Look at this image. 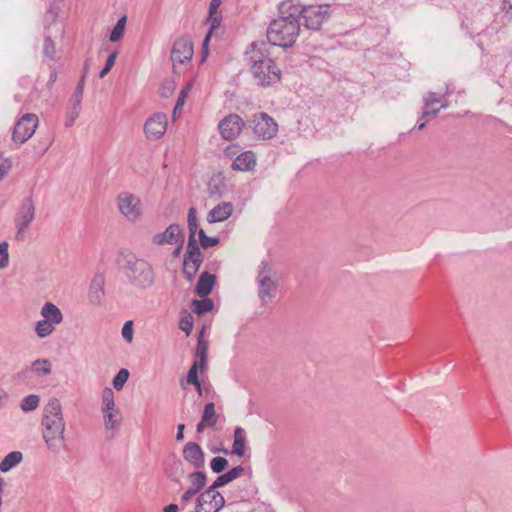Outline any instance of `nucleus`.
Segmentation results:
<instances>
[{
    "instance_id": "1",
    "label": "nucleus",
    "mask_w": 512,
    "mask_h": 512,
    "mask_svg": "<svg viewBox=\"0 0 512 512\" xmlns=\"http://www.w3.org/2000/svg\"><path fill=\"white\" fill-rule=\"evenodd\" d=\"M42 438L48 450L59 453L65 448L66 422L61 404L57 399H51L43 409L41 420Z\"/></svg>"
},
{
    "instance_id": "2",
    "label": "nucleus",
    "mask_w": 512,
    "mask_h": 512,
    "mask_svg": "<svg viewBox=\"0 0 512 512\" xmlns=\"http://www.w3.org/2000/svg\"><path fill=\"white\" fill-rule=\"evenodd\" d=\"M121 271L127 283L137 290H147L155 282L151 263L131 252L124 255Z\"/></svg>"
},
{
    "instance_id": "3",
    "label": "nucleus",
    "mask_w": 512,
    "mask_h": 512,
    "mask_svg": "<svg viewBox=\"0 0 512 512\" xmlns=\"http://www.w3.org/2000/svg\"><path fill=\"white\" fill-rule=\"evenodd\" d=\"M299 32V20L295 16H290L289 12H285L270 23L267 29V39L272 45L290 47L295 43Z\"/></svg>"
},
{
    "instance_id": "4",
    "label": "nucleus",
    "mask_w": 512,
    "mask_h": 512,
    "mask_svg": "<svg viewBox=\"0 0 512 512\" xmlns=\"http://www.w3.org/2000/svg\"><path fill=\"white\" fill-rule=\"evenodd\" d=\"M279 9L281 14L289 12L290 16H295L296 19L302 16L305 27L311 30H318L330 16L328 4L301 6L292 0H286L280 4Z\"/></svg>"
},
{
    "instance_id": "5",
    "label": "nucleus",
    "mask_w": 512,
    "mask_h": 512,
    "mask_svg": "<svg viewBox=\"0 0 512 512\" xmlns=\"http://www.w3.org/2000/svg\"><path fill=\"white\" fill-rule=\"evenodd\" d=\"M251 53L250 70L257 85L267 87L278 83L281 79V70L275 62L263 56L261 51H257L255 43L251 44Z\"/></svg>"
},
{
    "instance_id": "6",
    "label": "nucleus",
    "mask_w": 512,
    "mask_h": 512,
    "mask_svg": "<svg viewBox=\"0 0 512 512\" xmlns=\"http://www.w3.org/2000/svg\"><path fill=\"white\" fill-rule=\"evenodd\" d=\"M101 411L106 435L111 439L115 436L123 421L122 413L115 405L114 393L111 388H105L103 391Z\"/></svg>"
},
{
    "instance_id": "7",
    "label": "nucleus",
    "mask_w": 512,
    "mask_h": 512,
    "mask_svg": "<svg viewBox=\"0 0 512 512\" xmlns=\"http://www.w3.org/2000/svg\"><path fill=\"white\" fill-rule=\"evenodd\" d=\"M116 203L121 215L129 222H137L142 218V201L135 194L128 191H122L118 194Z\"/></svg>"
},
{
    "instance_id": "8",
    "label": "nucleus",
    "mask_w": 512,
    "mask_h": 512,
    "mask_svg": "<svg viewBox=\"0 0 512 512\" xmlns=\"http://www.w3.org/2000/svg\"><path fill=\"white\" fill-rule=\"evenodd\" d=\"M248 123L254 136L258 139L270 140L277 135V122L265 112L253 114Z\"/></svg>"
},
{
    "instance_id": "9",
    "label": "nucleus",
    "mask_w": 512,
    "mask_h": 512,
    "mask_svg": "<svg viewBox=\"0 0 512 512\" xmlns=\"http://www.w3.org/2000/svg\"><path fill=\"white\" fill-rule=\"evenodd\" d=\"M36 216L35 205L31 197H26L22 200L17 213L14 217L15 227L17 229L16 239L23 240L25 231L30 224L34 221Z\"/></svg>"
},
{
    "instance_id": "10",
    "label": "nucleus",
    "mask_w": 512,
    "mask_h": 512,
    "mask_svg": "<svg viewBox=\"0 0 512 512\" xmlns=\"http://www.w3.org/2000/svg\"><path fill=\"white\" fill-rule=\"evenodd\" d=\"M258 296L262 305H268L276 295L277 282L273 272L267 265L259 270L257 275Z\"/></svg>"
},
{
    "instance_id": "11",
    "label": "nucleus",
    "mask_w": 512,
    "mask_h": 512,
    "mask_svg": "<svg viewBox=\"0 0 512 512\" xmlns=\"http://www.w3.org/2000/svg\"><path fill=\"white\" fill-rule=\"evenodd\" d=\"M39 124L36 114L27 113L23 115L14 125L12 139L15 143L23 144L35 133Z\"/></svg>"
},
{
    "instance_id": "12",
    "label": "nucleus",
    "mask_w": 512,
    "mask_h": 512,
    "mask_svg": "<svg viewBox=\"0 0 512 512\" xmlns=\"http://www.w3.org/2000/svg\"><path fill=\"white\" fill-rule=\"evenodd\" d=\"M225 505V499L221 493L209 487L201 493L195 504L196 512H219Z\"/></svg>"
},
{
    "instance_id": "13",
    "label": "nucleus",
    "mask_w": 512,
    "mask_h": 512,
    "mask_svg": "<svg viewBox=\"0 0 512 512\" xmlns=\"http://www.w3.org/2000/svg\"><path fill=\"white\" fill-rule=\"evenodd\" d=\"M245 126L243 119L235 113L225 116L218 124L220 135L223 139L235 140Z\"/></svg>"
},
{
    "instance_id": "14",
    "label": "nucleus",
    "mask_w": 512,
    "mask_h": 512,
    "mask_svg": "<svg viewBox=\"0 0 512 512\" xmlns=\"http://www.w3.org/2000/svg\"><path fill=\"white\" fill-rule=\"evenodd\" d=\"M193 44L188 37L177 39L172 47L171 61L174 69L191 61L193 57Z\"/></svg>"
},
{
    "instance_id": "15",
    "label": "nucleus",
    "mask_w": 512,
    "mask_h": 512,
    "mask_svg": "<svg viewBox=\"0 0 512 512\" xmlns=\"http://www.w3.org/2000/svg\"><path fill=\"white\" fill-rule=\"evenodd\" d=\"M167 116L164 113H155L144 124V133L149 140L160 139L167 130Z\"/></svg>"
},
{
    "instance_id": "16",
    "label": "nucleus",
    "mask_w": 512,
    "mask_h": 512,
    "mask_svg": "<svg viewBox=\"0 0 512 512\" xmlns=\"http://www.w3.org/2000/svg\"><path fill=\"white\" fill-rule=\"evenodd\" d=\"M182 455L184 460L195 469L205 466V454L199 444L187 442L183 446Z\"/></svg>"
},
{
    "instance_id": "17",
    "label": "nucleus",
    "mask_w": 512,
    "mask_h": 512,
    "mask_svg": "<svg viewBox=\"0 0 512 512\" xmlns=\"http://www.w3.org/2000/svg\"><path fill=\"white\" fill-rule=\"evenodd\" d=\"M152 243L155 245L183 243L182 228L178 224H171L164 232L155 234Z\"/></svg>"
},
{
    "instance_id": "18",
    "label": "nucleus",
    "mask_w": 512,
    "mask_h": 512,
    "mask_svg": "<svg viewBox=\"0 0 512 512\" xmlns=\"http://www.w3.org/2000/svg\"><path fill=\"white\" fill-rule=\"evenodd\" d=\"M257 159L253 151L247 150L238 154L233 162L232 169L241 172L253 171L256 167Z\"/></svg>"
},
{
    "instance_id": "19",
    "label": "nucleus",
    "mask_w": 512,
    "mask_h": 512,
    "mask_svg": "<svg viewBox=\"0 0 512 512\" xmlns=\"http://www.w3.org/2000/svg\"><path fill=\"white\" fill-rule=\"evenodd\" d=\"M222 0H211L209 5V16L207 21L210 23V28L203 40V48L207 47L210 37L215 29H217L222 21V16L218 12V8L221 5Z\"/></svg>"
},
{
    "instance_id": "20",
    "label": "nucleus",
    "mask_w": 512,
    "mask_h": 512,
    "mask_svg": "<svg viewBox=\"0 0 512 512\" xmlns=\"http://www.w3.org/2000/svg\"><path fill=\"white\" fill-rule=\"evenodd\" d=\"M233 212V205L230 202H223L218 204L207 215L209 223L222 222L228 219Z\"/></svg>"
},
{
    "instance_id": "21",
    "label": "nucleus",
    "mask_w": 512,
    "mask_h": 512,
    "mask_svg": "<svg viewBox=\"0 0 512 512\" xmlns=\"http://www.w3.org/2000/svg\"><path fill=\"white\" fill-rule=\"evenodd\" d=\"M40 314L42 318L53 325H59L63 322L64 316L61 310L52 302H46L41 310Z\"/></svg>"
},
{
    "instance_id": "22",
    "label": "nucleus",
    "mask_w": 512,
    "mask_h": 512,
    "mask_svg": "<svg viewBox=\"0 0 512 512\" xmlns=\"http://www.w3.org/2000/svg\"><path fill=\"white\" fill-rule=\"evenodd\" d=\"M104 297V278L96 275L90 284L88 298L93 305H99Z\"/></svg>"
},
{
    "instance_id": "23",
    "label": "nucleus",
    "mask_w": 512,
    "mask_h": 512,
    "mask_svg": "<svg viewBox=\"0 0 512 512\" xmlns=\"http://www.w3.org/2000/svg\"><path fill=\"white\" fill-rule=\"evenodd\" d=\"M247 450V436L242 427H236L233 435L232 454L243 457Z\"/></svg>"
},
{
    "instance_id": "24",
    "label": "nucleus",
    "mask_w": 512,
    "mask_h": 512,
    "mask_svg": "<svg viewBox=\"0 0 512 512\" xmlns=\"http://www.w3.org/2000/svg\"><path fill=\"white\" fill-rule=\"evenodd\" d=\"M218 416L215 412L213 403L205 405L201 421L197 425V432L201 433L206 427H214L216 425Z\"/></svg>"
},
{
    "instance_id": "25",
    "label": "nucleus",
    "mask_w": 512,
    "mask_h": 512,
    "mask_svg": "<svg viewBox=\"0 0 512 512\" xmlns=\"http://www.w3.org/2000/svg\"><path fill=\"white\" fill-rule=\"evenodd\" d=\"M215 279L216 277L208 272L202 273L195 287L196 294L200 297L208 296L213 289Z\"/></svg>"
},
{
    "instance_id": "26",
    "label": "nucleus",
    "mask_w": 512,
    "mask_h": 512,
    "mask_svg": "<svg viewBox=\"0 0 512 512\" xmlns=\"http://www.w3.org/2000/svg\"><path fill=\"white\" fill-rule=\"evenodd\" d=\"M244 472V468L242 466H237L229 470L227 473L220 475L216 478V480L213 482L211 487H214L215 490L218 488L225 486L232 482L233 480L237 479L242 475Z\"/></svg>"
},
{
    "instance_id": "27",
    "label": "nucleus",
    "mask_w": 512,
    "mask_h": 512,
    "mask_svg": "<svg viewBox=\"0 0 512 512\" xmlns=\"http://www.w3.org/2000/svg\"><path fill=\"white\" fill-rule=\"evenodd\" d=\"M204 327L202 328L200 335L198 337L197 341V348H196V356L199 359V365L202 368L207 360V354H208V343L206 340L203 339V333H204Z\"/></svg>"
},
{
    "instance_id": "28",
    "label": "nucleus",
    "mask_w": 512,
    "mask_h": 512,
    "mask_svg": "<svg viewBox=\"0 0 512 512\" xmlns=\"http://www.w3.org/2000/svg\"><path fill=\"white\" fill-rule=\"evenodd\" d=\"M202 298L201 300L195 299L191 303L192 309L197 315L210 312L214 307V303L210 298H207V296Z\"/></svg>"
},
{
    "instance_id": "29",
    "label": "nucleus",
    "mask_w": 512,
    "mask_h": 512,
    "mask_svg": "<svg viewBox=\"0 0 512 512\" xmlns=\"http://www.w3.org/2000/svg\"><path fill=\"white\" fill-rule=\"evenodd\" d=\"M188 481L190 483L189 488L199 492L206 485V474L201 471H195L189 474Z\"/></svg>"
},
{
    "instance_id": "30",
    "label": "nucleus",
    "mask_w": 512,
    "mask_h": 512,
    "mask_svg": "<svg viewBox=\"0 0 512 512\" xmlns=\"http://www.w3.org/2000/svg\"><path fill=\"white\" fill-rule=\"evenodd\" d=\"M22 460V453L14 451L6 455V457L0 462V470L3 472L9 471L12 467L20 463Z\"/></svg>"
},
{
    "instance_id": "31",
    "label": "nucleus",
    "mask_w": 512,
    "mask_h": 512,
    "mask_svg": "<svg viewBox=\"0 0 512 512\" xmlns=\"http://www.w3.org/2000/svg\"><path fill=\"white\" fill-rule=\"evenodd\" d=\"M185 258H189L190 260H195L200 263L203 262V255L201 253V250L199 246L197 245V242L192 237H189L188 244H187V251L184 256Z\"/></svg>"
},
{
    "instance_id": "32",
    "label": "nucleus",
    "mask_w": 512,
    "mask_h": 512,
    "mask_svg": "<svg viewBox=\"0 0 512 512\" xmlns=\"http://www.w3.org/2000/svg\"><path fill=\"white\" fill-rule=\"evenodd\" d=\"M55 331V325L42 319L35 324V333L39 338H46Z\"/></svg>"
},
{
    "instance_id": "33",
    "label": "nucleus",
    "mask_w": 512,
    "mask_h": 512,
    "mask_svg": "<svg viewBox=\"0 0 512 512\" xmlns=\"http://www.w3.org/2000/svg\"><path fill=\"white\" fill-rule=\"evenodd\" d=\"M202 263L190 260L189 258H185L183 260V273L185 277L191 281L193 280L194 276L196 275L197 271L199 270Z\"/></svg>"
},
{
    "instance_id": "34",
    "label": "nucleus",
    "mask_w": 512,
    "mask_h": 512,
    "mask_svg": "<svg viewBox=\"0 0 512 512\" xmlns=\"http://www.w3.org/2000/svg\"><path fill=\"white\" fill-rule=\"evenodd\" d=\"M127 17L126 15L122 16L118 19L116 25L111 31L109 40L111 42H117L120 39H122L124 32H125V26H126Z\"/></svg>"
},
{
    "instance_id": "35",
    "label": "nucleus",
    "mask_w": 512,
    "mask_h": 512,
    "mask_svg": "<svg viewBox=\"0 0 512 512\" xmlns=\"http://www.w3.org/2000/svg\"><path fill=\"white\" fill-rule=\"evenodd\" d=\"M40 397L32 394L24 397L21 401L20 407L23 412L34 411L39 407Z\"/></svg>"
},
{
    "instance_id": "36",
    "label": "nucleus",
    "mask_w": 512,
    "mask_h": 512,
    "mask_svg": "<svg viewBox=\"0 0 512 512\" xmlns=\"http://www.w3.org/2000/svg\"><path fill=\"white\" fill-rule=\"evenodd\" d=\"M81 111V105L69 102V107L66 112L65 126L71 127L76 119L79 117Z\"/></svg>"
},
{
    "instance_id": "37",
    "label": "nucleus",
    "mask_w": 512,
    "mask_h": 512,
    "mask_svg": "<svg viewBox=\"0 0 512 512\" xmlns=\"http://www.w3.org/2000/svg\"><path fill=\"white\" fill-rule=\"evenodd\" d=\"M31 371L37 374H49L51 372V363L46 359L35 360L31 365Z\"/></svg>"
},
{
    "instance_id": "38",
    "label": "nucleus",
    "mask_w": 512,
    "mask_h": 512,
    "mask_svg": "<svg viewBox=\"0 0 512 512\" xmlns=\"http://www.w3.org/2000/svg\"><path fill=\"white\" fill-rule=\"evenodd\" d=\"M86 73H87V71L85 70L84 74L80 78V80H79V82H78V84H77V86L75 88V91H74L73 95L71 96V99H70L71 103H75L76 105H78V104L81 105L82 97H83V91H84V85H85Z\"/></svg>"
},
{
    "instance_id": "39",
    "label": "nucleus",
    "mask_w": 512,
    "mask_h": 512,
    "mask_svg": "<svg viewBox=\"0 0 512 512\" xmlns=\"http://www.w3.org/2000/svg\"><path fill=\"white\" fill-rule=\"evenodd\" d=\"M198 236H199V240H200V245L204 249L215 246L220 241L218 237L207 236L203 229H199Z\"/></svg>"
},
{
    "instance_id": "40",
    "label": "nucleus",
    "mask_w": 512,
    "mask_h": 512,
    "mask_svg": "<svg viewBox=\"0 0 512 512\" xmlns=\"http://www.w3.org/2000/svg\"><path fill=\"white\" fill-rule=\"evenodd\" d=\"M188 228L190 235L189 237H192L195 239V234L198 233V223L196 218V209L191 207L188 211Z\"/></svg>"
},
{
    "instance_id": "41",
    "label": "nucleus",
    "mask_w": 512,
    "mask_h": 512,
    "mask_svg": "<svg viewBox=\"0 0 512 512\" xmlns=\"http://www.w3.org/2000/svg\"><path fill=\"white\" fill-rule=\"evenodd\" d=\"M9 243L7 241L0 242V270L5 269L9 265Z\"/></svg>"
},
{
    "instance_id": "42",
    "label": "nucleus",
    "mask_w": 512,
    "mask_h": 512,
    "mask_svg": "<svg viewBox=\"0 0 512 512\" xmlns=\"http://www.w3.org/2000/svg\"><path fill=\"white\" fill-rule=\"evenodd\" d=\"M228 466V461L224 457H214L210 462L211 470L214 473H221L223 472Z\"/></svg>"
},
{
    "instance_id": "43",
    "label": "nucleus",
    "mask_w": 512,
    "mask_h": 512,
    "mask_svg": "<svg viewBox=\"0 0 512 512\" xmlns=\"http://www.w3.org/2000/svg\"><path fill=\"white\" fill-rule=\"evenodd\" d=\"M179 328L187 335L190 334L193 328V316L190 313L183 315L179 322Z\"/></svg>"
},
{
    "instance_id": "44",
    "label": "nucleus",
    "mask_w": 512,
    "mask_h": 512,
    "mask_svg": "<svg viewBox=\"0 0 512 512\" xmlns=\"http://www.w3.org/2000/svg\"><path fill=\"white\" fill-rule=\"evenodd\" d=\"M43 49L45 57L51 60L55 58L56 49L51 37L48 36L45 38Z\"/></svg>"
},
{
    "instance_id": "45",
    "label": "nucleus",
    "mask_w": 512,
    "mask_h": 512,
    "mask_svg": "<svg viewBox=\"0 0 512 512\" xmlns=\"http://www.w3.org/2000/svg\"><path fill=\"white\" fill-rule=\"evenodd\" d=\"M12 167V162L9 158L3 157L0 154V181L8 174Z\"/></svg>"
},
{
    "instance_id": "46",
    "label": "nucleus",
    "mask_w": 512,
    "mask_h": 512,
    "mask_svg": "<svg viewBox=\"0 0 512 512\" xmlns=\"http://www.w3.org/2000/svg\"><path fill=\"white\" fill-rule=\"evenodd\" d=\"M116 58H117V52H113L108 56L105 66L99 73L100 78H103L112 69V67L115 64Z\"/></svg>"
},
{
    "instance_id": "47",
    "label": "nucleus",
    "mask_w": 512,
    "mask_h": 512,
    "mask_svg": "<svg viewBox=\"0 0 512 512\" xmlns=\"http://www.w3.org/2000/svg\"><path fill=\"white\" fill-rule=\"evenodd\" d=\"M424 105L430 107L433 104H439L441 102V96L435 92H428L423 97Z\"/></svg>"
},
{
    "instance_id": "48",
    "label": "nucleus",
    "mask_w": 512,
    "mask_h": 512,
    "mask_svg": "<svg viewBox=\"0 0 512 512\" xmlns=\"http://www.w3.org/2000/svg\"><path fill=\"white\" fill-rule=\"evenodd\" d=\"M192 89V84L191 83H187L180 91L179 95H178V98H177V101H176V104H178V107H183L185 101H186V98L189 94V92L191 91Z\"/></svg>"
},
{
    "instance_id": "49",
    "label": "nucleus",
    "mask_w": 512,
    "mask_h": 512,
    "mask_svg": "<svg viewBox=\"0 0 512 512\" xmlns=\"http://www.w3.org/2000/svg\"><path fill=\"white\" fill-rule=\"evenodd\" d=\"M198 364L199 363L196 361L188 371L187 384H200L197 373Z\"/></svg>"
},
{
    "instance_id": "50",
    "label": "nucleus",
    "mask_w": 512,
    "mask_h": 512,
    "mask_svg": "<svg viewBox=\"0 0 512 512\" xmlns=\"http://www.w3.org/2000/svg\"><path fill=\"white\" fill-rule=\"evenodd\" d=\"M129 378V371L125 368H122L118 371V373L113 378L112 384H125Z\"/></svg>"
},
{
    "instance_id": "51",
    "label": "nucleus",
    "mask_w": 512,
    "mask_h": 512,
    "mask_svg": "<svg viewBox=\"0 0 512 512\" xmlns=\"http://www.w3.org/2000/svg\"><path fill=\"white\" fill-rule=\"evenodd\" d=\"M122 336L126 341H128V342L132 341V338H133V322L132 321H127L124 323V325L122 327Z\"/></svg>"
},
{
    "instance_id": "52",
    "label": "nucleus",
    "mask_w": 512,
    "mask_h": 512,
    "mask_svg": "<svg viewBox=\"0 0 512 512\" xmlns=\"http://www.w3.org/2000/svg\"><path fill=\"white\" fill-rule=\"evenodd\" d=\"M440 112V109H430V107H427L424 105L423 111H422V118H428L429 116H436Z\"/></svg>"
},
{
    "instance_id": "53",
    "label": "nucleus",
    "mask_w": 512,
    "mask_h": 512,
    "mask_svg": "<svg viewBox=\"0 0 512 512\" xmlns=\"http://www.w3.org/2000/svg\"><path fill=\"white\" fill-rule=\"evenodd\" d=\"M197 493L198 492H196L195 490L188 488L181 496V500L183 502H189L192 499V497L195 496Z\"/></svg>"
},
{
    "instance_id": "54",
    "label": "nucleus",
    "mask_w": 512,
    "mask_h": 512,
    "mask_svg": "<svg viewBox=\"0 0 512 512\" xmlns=\"http://www.w3.org/2000/svg\"><path fill=\"white\" fill-rule=\"evenodd\" d=\"M224 153L227 157L229 158H233V157H236L237 156V146L235 145H231V146H228L225 150H224Z\"/></svg>"
},
{
    "instance_id": "55",
    "label": "nucleus",
    "mask_w": 512,
    "mask_h": 512,
    "mask_svg": "<svg viewBox=\"0 0 512 512\" xmlns=\"http://www.w3.org/2000/svg\"><path fill=\"white\" fill-rule=\"evenodd\" d=\"M57 77H58V73L56 70H53L51 73H50V76H49V80H48V83H47V87L49 89H51L53 87V85L55 84L56 80H57Z\"/></svg>"
},
{
    "instance_id": "56",
    "label": "nucleus",
    "mask_w": 512,
    "mask_h": 512,
    "mask_svg": "<svg viewBox=\"0 0 512 512\" xmlns=\"http://www.w3.org/2000/svg\"><path fill=\"white\" fill-rule=\"evenodd\" d=\"M184 429H185V425L184 424H179L178 427H177V434H176V440L177 441H182L184 439Z\"/></svg>"
},
{
    "instance_id": "57",
    "label": "nucleus",
    "mask_w": 512,
    "mask_h": 512,
    "mask_svg": "<svg viewBox=\"0 0 512 512\" xmlns=\"http://www.w3.org/2000/svg\"><path fill=\"white\" fill-rule=\"evenodd\" d=\"M503 9L506 11L507 14L512 16V0H504Z\"/></svg>"
},
{
    "instance_id": "58",
    "label": "nucleus",
    "mask_w": 512,
    "mask_h": 512,
    "mask_svg": "<svg viewBox=\"0 0 512 512\" xmlns=\"http://www.w3.org/2000/svg\"><path fill=\"white\" fill-rule=\"evenodd\" d=\"M427 118H422V116L419 118V120L417 121V124L415 125V128L418 129V130H422L426 124H427Z\"/></svg>"
},
{
    "instance_id": "59",
    "label": "nucleus",
    "mask_w": 512,
    "mask_h": 512,
    "mask_svg": "<svg viewBox=\"0 0 512 512\" xmlns=\"http://www.w3.org/2000/svg\"><path fill=\"white\" fill-rule=\"evenodd\" d=\"M179 508L176 504H170L164 508V512H178Z\"/></svg>"
},
{
    "instance_id": "60",
    "label": "nucleus",
    "mask_w": 512,
    "mask_h": 512,
    "mask_svg": "<svg viewBox=\"0 0 512 512\" xmlns=\"http://www.w3.org/2000/svg\"><path fill=\"white\" fill-rule=\"evenodd\" d=\"M439 104H440V107H439L440 110L448 108V102L443 97H441V102Z\"/></svg>"
},
{
    "instance_id": "61",
    "label": "nucleus",
    "mask_w": 512,
    "mask_h": 512,
    "mask_svg": "<svg viewBox=\"0 0 512 512\" xmlns=\"http://www.w3.org/2000/svg\"><path fill=\"white\" fill-rule=\"evenodd\" d=\"M4 399H5V393L2 389H0V406L3 404Z\"/></svg>"
},
{
    "instance_id": "62",
    "label": "nucleus",
    "mask_w": 512,
    "mask_h": 512,
    "mask_svg": "<svg viewBox=\"0 0 512 512\" xmlns=\"http://www.w3.org/2000/svg\"><path fill=\"white\" fill-rule=\"evenodd\" d=\"M183 107H178V104H175L173 115L176 116V114L182 110Z\"/></svg>"
},
{
    "instance_id": "63",
    "label": "nucleus",
    "mask_w": 512,
    "mask_h": 512,
    "mask_svg": "<svg viewBox=\"0 0 512 512\" xmlns=\"http://www.w3.org/2000/svg\"><path fill=\"white\" fill-rule=\"evenodd\" d=\"M181 245H182V243H179V246H178V247L176 248V250L174 251V255H178V254H179L180 249H181V247H182Z\"/></svg>"
},
{
    "instance_id": "64",
    "label": "nucleus",
    "mask_w": 512,
    "mask_h": 512,
    "mask_svg": "<svg viewBox=\"0 0 512 512\" xmlns=\"http://www.w3.org/2000/svg\"><path fill=\"white\" fill-rule=\"evenodd\" d=\"M197 389H198L199 394L201 395V394H202V386H201V385H198V386H197Z\"/></svg>"
}]
</instances>
